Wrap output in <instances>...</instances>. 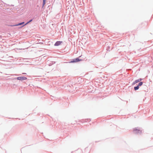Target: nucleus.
<instances>
[{"mask_svg": "<svg viewBox=\"0 0 153 153\" xmlns=\"http://www.w3.org/2000/svg\"><path fill=\"white\" fill-rule=\"evenodd\" d=\"M27 78L26 77L24 76L18 77L17 78V79L20 80H23L27 79Z\"/></svg>", "mask_w": 153, "mask_h": 153, "instance_id": "nucleus-1", "label": "nucleus"}, {"mask_svg": "<svg viewBox=\"0 0 153 153\" xmlns=\"http://www.w3.org/2000/svg\"><path fill=\"white\" fill-rule=\"evenodd\" d=\"M62 42V41H57L55 43L54 45L56 46H59Z\"/></svg>", "mask_w": 153, "mask_h": 153, "instance_id": "nucleus-2", "label": "nucleus"}, {"mask_svg": "<svg viewBox=\"0 0 153 153\" xmlns=\"http://www.w3.org/2000/svg\"><path fill=\"white\" fill-rule=\"evenodd\" d=\"M142 80L140 78L136 80L135 81H134L133 83H132V85H134L136 83Z\"/></svg>", "mask_w": 153, "mask_h": 153, "instance_id": "nucleus-3", "label": "nucleus"}, {"mask_svg": "<svg viewBox=\"0 0 153 153\" xmlns=\"http://www.w3.org/2000/svg\"><path fill=\"white\" fill-rule=\"evenodd\" d=\"M81 59H79L78 58H76V59H73V61H71L70 62H76L78 61H79L80 60H81Z\"/></svg>", "mask_w": 153, "mask_h": 153, "instance_id": "nucleus-4", "label": "nucleus"}, {"mask_svg": "<svg viewBox=\"0 0 153 153\" xmlns=\"http://www.w3.org/2000/svg\"><path fill=\"white\" fill-rule=\"evenodd\" d=\"M134 131L135 133H139L140 132V130L137 129H134Z\"/></svg>", "mask_w": 153, "mask_h": 153, "instance_id": "nucleus-5", "label": "nucleus"}, {"mask_svg": "<svg viewBox=\"0 0 153 153\" xmlns=\"http://www.w3.org/2000/svg\"><path fill=\"white\" fill-rule=\"evenodd\" d=\"M24 24V22H22V23H19L17 25H15V26H19V25H21L23 24Z\"/></svg>", "mask_w": 153, "mask_h": 153, "instance_id": "nucleus-6", "label": "nucleus"}, {"mask_svg": "<svg viewBox=\"0 0 153 153\" xmlns=\"http://www.w3.org/2000/svg\"><path fill=\"white\" fill-rule=\"evenodd\" d=\"M46 1V0H43V5H42L43 7H44V6L45 5V4Z\"/></svg>", "mask_w": 153, "mask_h": 153, "instance_id": "nucleus-7", "label": "nucleus"}, {"mask_svg": "<svg viewBox=\"0 0 153 153\" xmlns=\"http://www.w3.org/2000/svg\"><path fill=\"white\" fill-rule=\"evenodd\" d=\"M139 87L138 85L134 87V89L135 90H138L139 89Z\"/></svg>", "mask_w": 153, "mask_h": 153, "instance_id": "nucleus-8", "label": "nucleus"}, {"mask_svg": "<svg viewBox=\"0 0 153 153\" xmlns=\"http://www.w3.org/2000/svg\"><path fill=\"white\" fill-rule=\"evenodd\" d=\"M143 84V82H140L138 84V86H141Z\"/></svg>", "mask_w": 153, "mask_h": 153, "instance_id": "nucleus-9", "label": "nucleus"}, {"mask_svg": "<svg viewBox=\"0 0 153 153\" xmlns=\"http://www.w3.org/2000/svg\"><path fill=\"white\" fill-rule=\"evenodd\" d=\"M32 19H31V20H30L29 22H27L26 24H25V25H26V24H28V23H29V22H31V21H32Z\"/></svg>", "mask_w": 153, "mask_h": 153, "instance_id": "nucleus-10", "label": "nucleus"}, {"mask_svg": "<svg viewBox=\"0 0 153 153\" xmlns=\"http://www.w3.org/2000/svg\"><path fill=\"white\" fill-rule=\"evenodd\" d=\"M23 74H26L25 73H23Z\"/></svg>", "mask_w": 153, "mask_h": 153, "instance_id": "nucleus-11", "label": "nucleus"}]
</instances>
